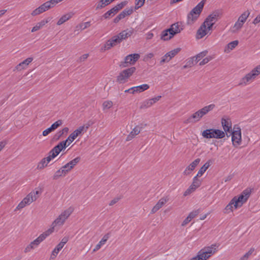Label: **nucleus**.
Masks as SVG:
<instances>
[{
	"label": "nucleus",
	"mask_w": 260,
	"mask_h": 260,
	"mask_svg": "<svg viewBox=\"0 0 260 260\" xmlns=\"http://www.w3.org/2000/svg\"><path fill=\"white\" fill-rule=\"evenodd\" d=\"M233 206L235 207V203H234V202L233 201V200L232 199V200L230 201V202L229 203V204L227 205L225 208L224 210L226 211L225 212L228 213L229 210L230 211H232Z\"/></svg>",
	"instance_id": "nucleus-51"
},
{
	"label": "nucleus",
	"mask_w": 260,
	"mask_h": 260,
	"mask_svg": "<svg viewBox=\"0 0 260 260\" xmlns=\"http://www.w3.org/2000/svg\"><path fill=\"white\" fill-rule=\"evenodd\" d=\"M73 15V13H68L63 15L57 21V24L60 25L68 20Z\"/></svg>",
	"instance_id": "nucleus-32"
},
{
	"label": "nucleus",
	"mask_w": 260,
	"mask_h": 260,
	"mask_svg": "<svg viewBox=\"0 0 260 260\" xmlns=\"http://www.w3.org/2000/svg\"><path fill=\"white\" fill-rule=\"evenodd\" d=\"M200 213V209H198L197 210L193 211L189 214V215L188 216V218H190L191 219L194 218L196 216H197Z\"/></svg>",
	"instance_id": "nucleus-53"
},
{
	"label": "nucleus",
	"mask_w": 260,
	"mask_h": 260,
	"mask_svg": "<svg viewBox=\"0 0 260 260\" xmlns=\"http://www.w3.org/2000/svg\"><path fill=\"white\" fill-rule=\"evenodd\" d=\"M216 246V244H212L211 246V247L205 248L203 250L204 251L206 255H210L211 256L212 254H214L217 251L215 248Z\"/></svg>",
	"instance_id": "nucleus-30"
},
{
	"label": "nucleus",
	"mask_w": 260,
	"mask_h": 260,
	"mask_svg": "<svg viewBox=\"0 0 260 260\" xmlns=\"http://www.w3.org/2000/svg\"><path fill=\"white\" fill-rule=\"evenodd\" d=\"M207 34L206 25L205 23L203 22L197 31V38L198 39H201L206 35Z\"/></svg>",
	"instance_id": "nucleus-17"
},
{
	"label": "nucleus",
	"mask_w": 260,
	"mask_h": 260,
	"mask_svg": "<svg viewBox=\"0 0 260 260\" xmlns=\"http://www.w3.org/2000/svg\"><path fill=\"white\" fill-rule=\"evenodd\" d=\"M33 60L32 57H28L19 63L16 68L17 70H21L25 69Z\"/></svg>",
	"instance_id": "nucleus-20"
},
{
	"label": "nucleus",
	"mask_w": 260,
	"mask_h": 260,
	"mask_svg": "<svg viewBox=\"0 0 260 260\" xmlns=\"http://www.w3.org/2000/svg\"><path fill=\"white\" fill-rule=\"evenodd\" d=\"M133 9L132 8L128 9H125L122 12H121L118 15L122 19L125 18L126 16L131 15L133 13Z\"/></svg>",
	"instance_id": "nucleus-36"
},
{
	"label": "nucleus",
	"mask_w": 260,
	"mask_h": 260,
	"mask_svg": "<svg viewBox=\"0 0 260 260\" xmlns=\"http://www.w3.org/2000/svg\"><path fill=\"white\" fill-rule=\"evenodd\" d=\"M119 38V37L118 35L115 36L110 39V41L114 46H115L121 42L120 39Z\"/></svg>",
	"instance_id": "nucleus-46"
},
{
	"label": "nucleus",
	"mask_w": 260,
	"mask_h": 260,
	"mask_svg": "<svg viewBox=\"0 0 260 260\" xmlns=\"http://www.w3.org/2000/svg\"><path fill=\"white\" fill-rule=\"evenodd\" d=\"M212 59L211 56H207L206 58H204L202 61H201L199 63L200 66H203L206 63H207L209 61H210Z\"/></svg>",
	"instance_id": "nucleus-56"
},
{
	"label": "nucleus",
	"mask_w": 260,
	"mask_h": 260,
	"mask_svg": "<svg viewBox=\"0 0 260 260\" xmlns=\"http://www.w3.org/2000/svg\"><path fill=\"white\" fill-rule=\"evenodd\" d=\"M136 69L134 67H131L121 71L117 77L116 81L119 84H123L127 81V79L135 73Z\"/></svg>",
	"instance_id": "nucleus-3"
},
{
	"label": "nucleus",
	"mask_w": 260,
	"mask_h": 260,
	"mask_svg": "<svg viewBox=\"0 0 260 260\" xmlns=\"http://www.w3.org/2000/svg\"><path fill=\"white\" fill-rule=\"evenodd\" d=\"M34 244H31V242L25 248L24 252L27 253L34 248Z\"/></svg>",
	"instance_id": "nucleus-64"
},
{
	"label": "nucleus",
	"mask_w": 260,
	"mask_h": 260,
	"mask_svg": "<svg viewBox=\"0 0 260 260\" xmlns=\"http://www.w3.org/2000/svg\"><path fill=\"white\" fill-rule=\"evenodd\" d=\"M127 1H125L124 2H122L119 4H118L116 6L114 7L116 11L117 10V12L121 10L124 6H125L127 4Z\"/></svg>",
	"instance_id": "nucleus-45"
},
{
	"label": "nucleus",
	"mask_w": 260,
	"mask_h": 260,
	"mask_svg": "<svg viewBox=\"0 0 260 260\" xmlns=\"http://www.w3.org/2000/svg\"><path fill=\"white\" fill-rule=\"evenodd\" d=\"M81 160V158L79 156H78L73 160L69 161L68 163L70 165V167H72V169L74 168V167L80 162Z\"/></svg>",
	"instance_id": "nucleus-42"
},
{
	"label": "nucleus",
	"mask_w": 260,
	"mask_h": 260,
	"mask_svg": "<svg viewBox=\"0 0 260 260\" xmlns=\"http://www.w3.org/2000/svg\"><path fill=\"white\" fill-rule=\"evenodd\" d=\"M260 74V66H257L254 68L250 73L246 74L241 80L239 85H246L247 82L254 79L257 76Z\"/></svg>",
	"instance_id": "nucleus-6"
},
{
	"label": "nucleus",
	"mask_w": 260,
	"mask_h": 260,
	"mask_svg": "<svg viewBox=\"0 0 260 260\" xmlns=\"http://www.w3.org/2000/svg\"><path fill=\"white\" fill-rule=\"evenodd\" d=\"M38 197L35 194L33 195L32 192L29 193L25 198L23 199V201L24 203H26V205H29L33 201L37 200Z\"/></svg>",
	"instance_id": "nucleus-27"
},
{
	"label": "nucleus",
	"mask_w": 260,
	"mask_h": 260,
	"mask_svg": "<svg viewBox=\"0 0 260 260\" xmlns=\"http://www.w3.org/2000/svg\"><path fill=\"white\" fill-rule=\"evenodd\" d=\"M113 102L111 101H106L103 103V110L109 109L113 106Z\"/></svg>",
	"instance_id": "nucleus-44"
},
{
	"label": "nucleus",
	"mask_w": 260,
	"mask_h": 260,
	"mask_svg": "<svg viewBox=\"0 0 260 260\" xmlns=\"http://www.w3.org/2000/svg\"><path fill=\"white\" fill-rule=\"evenodd\" d=\"M152 105V103L151 102L150 100H147L145 101L141 105L140 108H147Z\"/></svg>",
	"instance_id": "nucleus-50"
},
{
	"label": "nucleus",
	"mask_w": 260,
	"mask_h": 260,
	"mask_svg": "<svg viewBox=\"0 0 260 260\" xmlns=\"http://www.w3.org/2000/svg\"><path fill=\"white\" fill-rule=\"evenodd\" d=\"M84 126H81L77 129L75 130L72 133H71L68 138L64 140L66 144L69 146L78 136H79L83 131H84Z\"/></svg>",
	"instance_id": "nucleus-7"
},
{
	"label": "nucleus",
	"mask_w": 260,
	"mask_h": 260,
	"mask_svg": "<svg viewBox=\"0 0 260 260\" xmlns=\"http://www.w3.org/2000/svg\"><path fill=\"white\" fill-rule=\"evenodd\" d=\"M181 51L180 48H175L168 52V56H169L170 60Z\"/></svg>",
	"instance_id": "nucleus-40"
},
{
	"label": "nucleus",
	"mask_w": 260,
	"mask_h": 260,
	"mask_svg": "<svg viewBox=\"0 0 260 260\" xmlns=\"http://www.w3.org/2000/svg\"><path fill=\"white\" fill-rule=\"evenodd\" d=\"M221 124L225 132L231 133L232 132V123L230 119L222 118L221 119Z\"/></svg>",
	"instance_id": "nucleus-15"
},
{
	"label": "nucleus",
	"mask_w": 260,
	"mask_h": 260,
	"mask_svg": "<svg viewBox=\"0 0 260 260\" xmlns=\"http://www.w3.org/2000/svg\"><path fill=\"white\" fill-rule=\"evenodd\" d=\"M170 60V59H169V56H168V53H167L164 56L162 57L160 61V64L162 65L165 62H169Z\"/></svg>",
	"instance_id": "nucleus-55"
},
{
	"label": "nucleus",
	"mask_w": 260,
	"mask_h": 260,
	"mask_svg": "<svg viewBox=\"0 0 260 260\" xmlns=\"http://www.w3.org/2000/svg\"><path fill=\"white\" fill-rule=\"evenodd\" d=\"M219 17V12L218 11H215L212 14H210L205 19L204 23L206 22H214V23L217 20L218 17Z\"/></svg>",
	"instance_id": "nucleus-19"
},
{
	"label": "nucleus",
	"mask_w": 260,
	"mask_h": 260,
	"mask_svg": "<svg viewBox=\"0 0 260 260\" xmlns=\"http://www.w3.org/2000/svg\"><path fill=\"white\" fill-rule=\"evenodd\" d=\"M47 161L45 158H43L39 163L37 168L40 170L44 169L45 167L47 166Z\"/></svg>",
	"instance_id": "nucleus-41"
},
{
	"label": "nucleus",
	"mask_w": 260,
	"mask_h": 260,
	"mask_svg": "<svg viewBox=\"0 0 260 260\" xmlns=\"http://www.w3.org/2000/svg\"><path fill=\"white\" fill-rule=\"evenodd\" d=\"M133 33V30H129L127 29L120 32L118 35V36L119 37V38L120 39L121 42L123 40L126 39L128 37H130Z\"/></svg>",
	"instance_id": "nucleus-21"
},
{
	"label": "nucleus",
	"mask_w": 260,
	"mask_h": 260,
	"mask_svg": "<svg viewBox=\"0 0 260 260\" xmlns=\"http://www.w3.org/2000/svg\"><path fill=\"white\" fill-rule=\"evenodd\" d=\"M50 20V18H48L46 20H42L41 22H38L37 24L32 27L31 32H35L38 30L42 28L44 25L47 23Z\"/></svg>",
	"instance_id": "nucleus-24"
},
{
	"label": "nucleus",
	"mask_w": 260,
	"mask_h": 260,
	"mask_svg": "<svg viewBox=\"0 0 260 260\" xmlns=\"http://www.w3.org/2000/svg\"><path fill=\"white\" fill-rule=\"evenodd\" d=\"M194 57H191L187 59L186 61V64L188 66L191 67L194 64V62H195V59H194Z\"/></svg>",
	"instance_id": "nucleus-58"
},
{
	"label": "nucleus",
	"mask_w": 260,
	"mask_h": 260,
	"mask_svg": "<svg viewBox=\"0 0 260 260\" xmlns=\"http://www.w3.org/2000/svg\"><path fill=\"white\" fill-rule=\"evenodd\" d=\"M66 175V171H64L62 168H61L58 170L56 171L53 176V180H57L59 177L62 176H65Z\"/></svg>",
	"instance_id": "nucleus-33"
},
{
	"label": "nucleus",
	"mask_w": 260,
	"mask_h": 260,
	"mask_svg": "<svg viewBox=\"0 0 260 260\" xmlns=\"http://www.w3.org/2000/svg\"><path fill=\"white\" fill-rule=\"evenodd\" d=\"M113 46H114V45L110 42V40H109L106 42L104 46L102 48V50L104 51L109 50Z\"/></svg>",
	"instance_id": "nucleus-49"
},
{
	"label": "nucleus",
	"mask_w": 260,
	"mask_h": 260,
	"mask_svg": "<svg viewBox=\"0 0 260 260\" xmlns=\"http://www.w3.org/2000/svg\"><path fill=\"white\" fill-rule=\"evenodd\" d=\"M228 137L232 135V141L233 145L235 147H238L241 144V128L237 125H235L233 128V131L231 132V134Z\"/></svg>",
	"instance_id": "nucleus-4"
},
{
	"label": "nucleus",
	"mask_w": 260,
	"mask_h": 260,
	"mask_svg": "<svg viewBox=\"0 0 260 260\" xmlns=\"http://www.w3.org/2000/svg\"><path fill=\"white\" fill-rule=\"evenodd\" d=\"M74 209L72 207H70L67 210H64L60 216L63 218L65 220L73 212Z\"/></svg>",
	"instance_id": "nucleus-34"
},
{
	"label": "nucleus",
	"mask_w": 260,
	"mask_h": 260,
	"mask_svg": "<svg viewBox=\"0 0 260 260\" xmlns=\"http://www.w3.org/2000/svg\"><path fill=\"white\" fill-rule=\"evenodd\" d=\"M207 53L208 51L207 50H204L197 54L196 56H194L195 58V63H197L200 59L205 57L207 54Z\"/></svg>",
	"instance_id": "nucleus-38"
},
{
	"label": "nucleus",
	"mask_w": 260,
	"mask_h": 260,
	"mask_svg": "<svg viewBox=\"0 0 260 260\" xmlns=\"http://www.w3.org/2000/svg\"><path fill=\"white\" fill-rule=\"evenodd\" d=\"M121 199V197H116L113 199L109 203L110 206H113Z\"/></svg>",
	"instance_id": "nucleus-61"
},
{
	"label": "nucleus",
	"mask_w": 260,
	"mask_h": 260,
	"mask_svg": "<svg viewBox=\"0 0 260 260\" xmlns=\"http://www.w3.org/2000/svg\"><path fill=\"white\" fill-rule=\"evenodd\" d=\"M213 163L211 159L208 160L199 170L197 176H202Z\"/></svg>",
	"instance_id": "nucleus-22"
},
{
	"label": "nucleus",
	"mask_w": 260,
	"mask_h": 260,
	"mask_svg": "<svg viewBox=\"0 0 260 260\" xmlns=\"http://www.w3.org/2000/svg\"><path fill=\"white\" fill-rule=\"evenodd\" d=\"M181 24V22H176L173 24H172L169 28L171 31V37H174L176 34L181 32V31L183 29L182 28H180V25Z\"/></svg>",
	"instance_id": "nucleus-10"
},
{
	"label": "nucleus",
	"mask_w": 260,
	"mask_h": 260,
	"mask_svg": "<svg viewBox=\"0 0 260 260\" xmlns=\"http://www.w3.org/2000/svg\"><path fill=\"white\" fill-rule=\"evenodd\" d=\"M145 126H146V124L142 123L135 126L130 134L127 136L126 141H129L131 140L135 136L139 134Z\"/></svg>",
	"instance_id": "nucleus-9"
},
{
	"label": "nucleus",
	"mask_w": 260,
	"mask_h": 260,
	"mask_svg": "<svg viewBox=\"0 0 260 260\" xmlns=\"http://www.w3.org/2000/svg\"><path fill=\"white\" fill-rule=\"evenodd\" d=\"M170 32L171 31L169 28L163 30L161 34V39L164 41H168L171 39L173 37H171Z\"/></svg>",
	"instance_id": "nucleus-26"
},
{
	"label": "nucleus",
	"mask_w": 260,
	"mask_h": 260,
	"mask_svg": "<svg viewBox=\"0 0 260 260\" xmlns=\"http://www.w3.org/2000/svg\"><path fill=\"white\" fill-rule=\"evenodd\" d=\"M145 0H136L135 6V10H137L142 7L145 3Z\"/></svg>",
	"instance_id": "nucleus-48"
},
{
	"label": "nucleus",
	"mask_w": 260,
	"mask_h": 260,
	"mask_svg": "<svg viewBox=\"0 0 260 260\" xmlns=\"http://www.w3.org/2000/svg\"><path fill=\"white\" fill-rule=\"evenodd\" d=\"M140 55L138 53L129 54L124 58V60L123 61H121L120 63L119 67L123 68H126L129 65H133L140 58Z\"/></svg>",
	"instance_id": "nucleus-5"
},
{
	"label": "nucleus",
	"mask_w": 260,
	"mask_h": 260,
	"mask_svg": "<svg viewBox=\"0 0 260 260\" xmlns=\"http://www.w3.org/2000/svg\"><path fill=\"white\" fill-rule=\"evenodd\" d=\"M67 146H68V145L66 144V142L62 141L54 147L51 150L53 151L55 154H57V155L62 150L65 149Z\"/></svg>",
	"instance_id": "nucleus-12"
},
{
	"label": "nucleus",
	"mask_w": 260,
	"mask_h": 260,
	"mask_svg": "<svg viewBox=\"0 0 260 260\" xmlns=\"http://www.w3.org/2000/svg\"><path fill=\"white\" fill-rule=\"evenodd\" d=\"M215 105L212 104L208 106H205L200 110H198V114H199L200 118H201L204 115L207 114L209 112L212 111L215 107Z\"/></svg>",
	"instance_id": "nucleus-13"
},
{
	"label": "nucleus",
	"mask_w": 260,
	"mask_h": 260,
	"mask_svg": "<svg viewBox=\"0 0 260 260\" xmlns=\"http://www.w3.org/2000/svg\"><path fill=\"white\" fill-rule=\"evenodd\" d=\"M48 154L49 155L47 157H45L47 163H49L52 159L54 158L57 156V154H55L51 150L49 152Z\"/></svg>",
	"instance_id": "nucleus-43"
},
{
	"label": "nucleus",
	"mask_w": 260,
	"mask_h": 260,
	"mask_svg": "<svg viewBox=\"0 0 260 260\" xmlns=\"http://www.w3.org/2000/svg\"><path fill=\"white\" fill-rule=\"evenodd\" d=\"M65 220L61 218V217L59 215L52 223L51 227L53 228V231L54 230V227L57 225H62L64 222Z\"/></svg>",
	"instance_id": "nucleus-35"
},
{
	"label": "nucleus",
	"mask_w": 260,
	"mask_h": 260,
	"mask_svg": "<svg viewBox=\"0 0 260 260\" xmlns=\"http://www.w3.org/2000/svg\"><path fill=\"white\" fill-rule=\"evenodd\" d=\"M201 119L199 114H198V112H196L190 115L187 119H186L184 123L188 124L189 123H195L199 121Z\"/></svg>",
	"instance_id": "nucleus-18"
},
{
	"label": "nucleus",
	"mask_w": 260,
	"mask_h": 260,
	"mask_svg": "<svg viewBox=\"0 0 260 260\" xmlns=\"http://www.w3.org/2000/svg\"><path fill=\"white\" fill-rule=\"evenodd\" d=\"M206 0L200 2L187 15V24H193L199 18L203 11Z\"/></svg>",
	"instance_id": "nucleus-1"
},
{
	"label": "nucleus",
	"mask_w": 260,
	"mask_h": 260,
	"mask_svg": "<svg viewBox=\"0 0 260 260\" xmlns=\"http://www.w3.org/2000/svg\"><path fill=\"white\" fill-rule=\"evenodd\" d=\"M42 7H43V9H44V11H46L48 10V9L51 8V6L50 4L48 3V2H45L43 4H42Z\"/></svg>",
	"instance_id": "nucleus-62"
},
{
	"label": "nucleus",
	"mask_w": 260,
	"mask_h": 260,
	"mask_svg": "<svg viewBox=\"0 0 260 260\" xmlns=\"http://www.w3.org/2000/svg\"><path fill=\"white\" fill-rule=\"evenodd\" d=\"M200 161L201 159L199 158L196 159L188 167H186V169L183 172V174L185 175L189 174V171H193L195 169L196 167L199 164Z\"/></svg>",
	"instance_id": "nucleus-16"
},
{
	"label": "nucleus",
	"mask_w": 260,
	"mask_h": 260,
	"mask_svg": "<svg viewBox=\"0 0 260 260\" xmlns=\"http://www.w3.org/2000/svg\"><path fill=\"white\" fill-rule=\"evenodd\" d=\"M62 124V121L61 120H58L57 121H55L54 123L52 124V125H51V127L53 129V131H54L59 126L61 125Z\"/></svg>",
	"instance_id": "nucleus-47"
},
{
	"label": "nucleus",
	"mask_w": 260,
	"mask_h": 260,
	"mask_svg": "<svg viewBox=\"0 0 260 260\" xmlns=\"http://www.w3.org/2000/svg\"><path fill=\"white\" fill-rule=\"evenodd\" d=\"M63 247L61 246V245H59L58 244L55 247V248L53 250L51 253V255L50 256V259H54L58 254L59 251Z\"/></svg>",
	"instance_id": "nucleus-37"
},
{
	"label": "nucleus",
	"mask_w": 260,
	"mask_h": 260,
	"mask_svg": "<svg viewBox=\"0 0 260 260\" xmlns=\"http://www.w3.org/2000/svg\"><path fill=\"white\" fill-rule=\"evenodd\" d=\"M232 200L234 202L235 208L241 207L247 200L246 198H244L241 194L238 197H234Z\"/></svg>",
	"instance_id": "nucleus-11"
},
{
	"label": "nucleus",
	"mask_w": 260,
	"mask_h": 260,
	"mask_svg": "<svg viewBox=\"0 0 260 260\" xmlns=\"http://www.w3.org/2000/svg\"><path fill=\"white\" fill-rule=\"evenodd\" d=\"M117 13V10L114 7L108 11L103 15V17L105 19H109L110 17L114 16Z\"/></svg>",
	"instance_id": "nucleus-31"
},
{
	"label": "nucleus",
	"mask_w": 260,
	"mask_h": 260,
	"mask_svg": "<svg viewBox=\"0 0 260 260\" xmlns=\"http://www.w3.org/2000/svg\"><path fill=\"white\" fill-rule=\"evenodd\" d=\"M243 25V24L242 23H241V22H240L238 20L235 23L234 28H235L236 30H238L242 27Z\"/></svg>",
	"instance_id": "nucleus-60"
},
{
	"label": "nucleus",
	"mask_w": 260,
	"mask_h": 260,
	"mask_svg": "<svg viewBox=\"0 0 260 260\" xmlns=\"http://www.w3.org/2000/svg\"><path fill=\"white\" fill-rule=\"evenodd\" d=\"M110 236V233H108L105 234L102 240L99 242V243L95 246V248L93 249V251H96L98 250L101 247V246L105 243V242L108 240Z\"/></svg>",
	"instance_id": "nucleus-23"
},
{
	"label": "nucleus",
	"mask_w": 260,
	"mask_h": 260,
	"mask_svg": "<svg viewBox=\"0 0 260 260\" xmlns=\"http://www.w3.org/2000/svg\"><path fill=\"white\" fill-rule=\"evenodd\" d=\"M52 132H53V129L50 126L44 130L42 133V135L43 136H46Z\"/></svg>",
	"instance_id": "nucleus-59"
},
{
	"label": "nucleus",
	"mask_w": 260,
	"mask_h": 260,
	"mask_svg": "<svg viewBox=\"0 0 260 260\" xmlns=\"http://www.w3.org/2000/svg\"><path fill=\"white\" fill-rule=\"evenodd\" d=\"M250 13L248 11L244 12L238 18V21L244 24L246 21L247 17L249 16Z\"/></svg>",
	"instance_id": "nucleus-39"
},
{
	"label": "nucleus",
	"mask_w": 260,
	"mask_h": 260,
	"mask_svg": "<svg viewBox=\"0 0 260 260\" xmlns=\"http://www.w3.org/2000/svg\"><path fill=\"white\" fill-rule=\"evenodd\" d=\"M61 168L64 171H66V174L67 173H68L72 169H73L72 168V167H70V165H69V164L68 162L67 164H66L65 165H64L63 166H62L61 167Z\"/></svg>",
	"instance_id": "nucleus-57"
},
{
	"label": "nucleus",
	"mask_w": 260,
	"mask_h": 260,
	"mask_svg": "<svg viewBox=\"0 0 260 260\" xmlns=\"http://www.w3.org/2000/svg\"><path fill=\"white\" fill-rule=\"evenodd\" d=\"M250 193H251V189L247 188V189H245L244 190H243L241 194L242 195H243V196L244 198H246V199L247 200L250 196Z\"/></svg>",
	"instance_id": "nucleus-54"
},
{
	"label": "nucleus",
	"mask_w": 260,
	"mask_h": 260,
	"mask_svg": "<svg viewBox=\"0 0 260 260\" xmlns=\"http://www.w3.org/2000/svg\"><path fill=\"white\" fill-rule=\"evenodd\" d=\"M53 232V228H50L48 230L41 234L37 239L31 242V244H34L35 246L38 245L42 241L46 239L47 237L49 236Z\"/></svg>",
	"instance_id": "nucleus-8"
},
{
	"label": "nucleus",
	"mask_w": 260,
	"mask_h": 260,
	"mask_svg": "<svg viewBox=\"0 0 260 260\" xmlns=\"http://www.w3.org/2000/svg\"><path fill=\"white\" fill-rule=\"evenodd\" d=\"M239 42L238 40H235L234 41H232L230 43H229L227 46L228 48H229L231 50H233L238 45Z\"/></svg>",
	"instance_id": "nucleus-52"
},
{
	"label": "nucleus",
	"mask_w": 260,
	"mask_h": 260,
	"mask_svg": "<svg viewBox=\"0 0 260 260\" xmlns=\"http://www.w3.org/2000/svg\"><path fill=\"white\" fill-rule=\"evenodd\" d=\"M114 0H100L96 4V10L101 9L109 5Z\"/></svg>",
	"instance_id": "nucleus-25"
},
{
	"label": "nucleus",
	"mask_w": 260,
	"mask_h": 260,
	"mask_svg": "<svg viewBox=\"0 0 260 260\" xmlns=\"http://www.w3.org/2000/svg\"><path fill=\"white\" fill-rule=\"evenodd\" d=\"M134 87V91L135 93H140L145 91L149 88V85L147 84H144L141 85H139L137 86H135Z\"/></svg>",
	"instance_id": "nucleus-29"
},
{
	"label": "nucleus",
	"mask_w": 260,
	"mask_h": 260,
	"mask_svg": "<svg viewBox=\"0 0 260 260\" xmlns=\"http://www.w3.org/2000/svg\"><path fill=\"white\" fill-rule=\"evenodd\" d=\"M168 199L162 198H161L156 204L153 207L151 211V214H154L156 212L164 205H165L168 201Z\"/></svg>",
	"instance_id": "nucleus-14"
},
{
	"label": "nucleus",
	"mask_w": 260,
	"mask_h": 260,
	"mask_svg": "<svg viewBox=\"0 0 260 260\" xmlns=\"http://www.w3.org/2000/svg\"><path fill=\"white\" fill-rule=\"evenodd\" d=\"M224 132L215 128H209L203 131L202 132V136L206 139H222L225 137Z\"/></svg>",
	"instance_id": "nucleus-2"
},
{
	"label": "nucleus",
	"mask_w": 260,
	"mask_h": 260,
	"mask_svg": "<svg viewBox=\"0 0 260 260\" xmlns=\"http://www.w3.org/2000/svg\"><path fill=\"white\" fill-rule=\"evenodd\" d=\"M34 244H31V242L25 248L24 252L27 253L34 248Z\"/></svg>",
	"instance_id": "nucleus-63"
},
{
	"label": "nucleus",
	"mask_w": 260,
	"mask_h": 260,
	"mask_svg": "<svg viewBox=\"0 0 260 260\" xmlns=\"http://www.w3.org/2000/svg\"><path fill=\"white\" fill-rule=\"evenodd\" d=\"M210 257V255H206L203 249H202L198 252V255L196 256L193 257V259L206 260Z\"/></svg>",
	"instance_id": "nucleus-28"
}]
</instances>
